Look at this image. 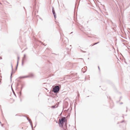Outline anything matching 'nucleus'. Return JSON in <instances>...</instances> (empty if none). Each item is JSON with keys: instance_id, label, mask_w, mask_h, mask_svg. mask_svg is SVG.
<instances>
[{"instance_id": "obj_1", "label": "nucleus", "mask_w": 130, "mask_h": 130, "mask_svg": "<svg viewBox=\"0 0 130 130\" xmlns=\"http://www.w3.org/2000/svg\"><path fill=\"white\" fill-rule=\"evenodd\" d=\"M67 120L66 119V118L64 117H62L61 119H59V124H60L61 125V127H62L64 123H67Z\"/></svg>"}, {"instance_id": "obj_2", "label": "nucleus", "mask_w": 130, "mask_h": 130, "mask_svg": "<svg viewBox=\"0 0 130 130\" xmlns=\"http://www.w3.org/2000/svg\"><path fill=\"white\" fill-rule=\"evenodd\" d=\"M60 90L59 87L58 86H55L53 88V91L55 93L58 92Z\"/></svg>"}, {"instance_id": "obj_3", "label": "nucleus", "mask_w": 130, "mask_h": 130, "mask_svg": "<svg viewBox=\"0 0 130 130\" xmlns=\"http://www.w3.org/2000/svg\"><path fill=\"white\" fill-rule=\"evenodd\" d=\"M62 41L64 44H67L68 42V40L67 38L64 37Z\"/></svg>"}, {"instance_id": "obj_4", "label": "nucleus", "mask_w": 130, "mask_h": 130, "mask_svg": "<svg viewBox=\"0 0 130 130\" xmlns=\"http://www.w3.org/2000/svg\"><path fill=\"white\" fill-rule=\"evenodd\" d=\"M52 9L53 13L54 15V17L55 18L56 17V14L55 13V10H54V8L53 7H52Z\"/></svg>"}, {"instance_id": "obj_5", "label": "nucleus", "mask_w": 130, "mask_h": 130, "mask_svg": "<svg viewBox=\"0 0 130 130\" xmlns=\"http://www.w3.org/2000/svg\"><path fill=\"white\" fill-rule=\"evenodd\" d=\"M26 117V118L27 120H28L29 123H30V125L31 126V127H32V129L33 127V125H32V122L31 121H30L27 117Z\"/></svg>"}, {"instance_id": "obj_6", "label": "nucleus", "mask_w": 130, "mask_h": 130, "mask_svg": "<svg viewBox=\"0 0 130 130\" xmlns=\"http://www.w3.org/2000/svg\"><path fill=\"white\" fill-rule=\"evenodd\" d=\"M29 77V76L28 75H26L23 76H21L19 77V78H26Z\"/></svg>"}, {"instance_id": "obj_7", "label": "nucleus", "mask_w": 130, "mask_h": 130, "mask_svg": "<svg viewBox=\"0 0 130 130\" xmlns=\"http://www.w3.org/2000/svg\"><path fill=\"white\" fill-rule=\"evenodd\" d=\"M25 58H26V55L25 54H24V57H23L22 60V65L23 63V60H25Z\"/></svg>"}, {"instance_id": "obj_8", "label": "nucleus", "mask_w": 130, "mask_h": 130, "mask_svg": "<svg viewBox=\"0 0 130 130\" xmlns=\"http://www.w3.org/2000/svg\"><path fill=\"white\" fill-rule=\"evenodd\" d=\"M29 77H32L34 76V75L32 74H30L29 75H28Z\"/></svg>"}, {"instance_id": "obj_9", "label": "nucleus", "mask_w": 130, "mask_h": 130, "mask_svg": "<svg viewBox=\"0 0 130 130\" xmlns=\"http://www.w3.org/2000/svg\"><path fill=\"white\" fill-rule=\"evenodd\" d=\"M15 72V71H13V70L12 71L11 73V76H10V79H11L12 78V73H14Z\"/></svg>"}, {"instance_id": "obj_10", "label": "nucleus", "mask_w": 130, "mask_h": 130, "mask_svg": "<svg viewBox=\"0 0 130 130\" xmlns=\"http://www.w3.org/2000/svg\"><path fill=\"white\" fill-rule=\"evenodd\" d=\"M99 42H98L95 43L93 45H91L90 46H93V45H96V44H97L98 43H99Z\"/></svg>"}, {"instance_id": "obj_11", "label": "nucleus", "mask_w": 130, "mask_h": 130, "mask_svg": "<svg viewBox=\"0 0 130 130\" xmlns=\"http://www.w3.org/2000/svg\"><path fill=\"white\" fill-rule=\"evenodd\" d=\"M11 68H12V71H13V68L12 65V64L11 62Z\"/></svg>"}, {"instance_id": "obj_12", "label": "nucleus", "mask_w": 130, "mask_h": 130, "mask_svg": "<svg viewBox=\"0 0 130 130\" xmlns=\"http://www.w3.org/2000/svg\"><path fill=\"white\" fill-rule=\"evenodd\" d=\"M18 63H19L18 60L17 61V67H18Z\"/></svg>"}, {"instance_id": "obj_13", "label": "nucleus", "mask_w": 130, "mask_h": 130, "mask_svg": "<svg viewBox=\"0 0 130 130\" xmlns=\"http://www.w3.org/2000/svg\"><path fill=\"white\" fill-rule=\"evenodd\" d=\"M36 0H35V6H34V8L35 7H36Z\"/></svg>"}, {"instance_id": "obj_14", "label": "nucleus", "mask_w": 130, "mask_h": 130, "mask_svg": "<svg viewBox=\"0 0 130 130\" xmlns=\"http://www.w3.org/2000/svg\"><path fill=\"white\" fill-rule=\"evenodd\" d=\"M20 58V57H19V56H18V61H19V59Z\"/></svg>"}, {"instance_id": "obj_15", "label": "nucleus", "mask_w": 130, "mask_h": 130, "mask_svg": "<svg viewBox=\"0 0 130 130\" xmlns=\"http://www.w3.org/2000/svg\"><path fill=\"white\" fill-rule=\"evenodd\" d=\"M52 107L53 108H54L55 107V106H52Z\"/></svg>"}, {"instance_id": "obj_16", "label": "nucleus", "mask_w": 130, "mask_h": 130, "mask_svg": "<svg viewBox=\"0 0 130 130\" xmlns=\"http://www.w3.org/2000/svg\"><path fill=\"white\" fill-rule=\"evenodd\" d=\"M13 94H14V95L15 96H16V95H15V93H14V92H13Z\"/></svg>"}, {"instance_id": "obj_17", "label": "nucleus", "mask_w": 130, "mask_h": 130, "mask_svg": "<svg viewBox=\"0 0 130 130\" xmlns=\"http://www.w3.org/2000/svg\"><path fill=\"white\" fill-rule=\"evenodd\" d=\"M124 120H123L121 121V123H122L123 122H124Z\"/></svg>"}, {"instance_id": "obj_18", "label": "nucleus", "mask_w": 130, "mask_h": 130, "mask_svg": "<svg viewBox=\"0 0 130 130\" xmlns=\"http://www.w3.org/2000/svg\"><path fill=\"white\" fill-rule=\"evenodd\" d=\"M122 41L123 42H124L125 41V40L123 39V40H122Z\"/></svg>"}, {"instance_id": "obj_19", "label": "nucleus", "mask_w": 130, "mask_h": 130, "mask_svg": "<svg viewBox=\"0 0 130 130\" xmlns=\"http://www.w3.org/2000/svg\"><path fill=\"white\" fill-rule=\"evenodd\" d=\"M0 59H2V57H0Z\"/></svg>"}, {"instance_id": "obj_20", "label": "nucleus", "mask_w": 130, "mask_h": 130, "mask_svg": "<svg viewBox=\"0 0 130 130\" xmlns=\"http://www.w3.org/2000/svg\"><path fill=\"white\" fill-rule=\"evenodd\" d=\"M23 88V87H21V90H22V89Z\"/></svg>"}, {"instance_id": "obj_21", "label": "nucleus", "mask_w": 130, "mask_h": 130, "mask_svg": "<svg viewBox=\"0 0 130 130\" xmlns=\"http://www.w3.org/2000/svg\"><path fill=\"white\" fill-rule=\"evenodd\" d=\"M66 102L67 104H68V103L67 102Z\"/></svg>"}, {"instance_id": "obj_22", "label": "nucleus", "mask_w": 130, "mask_h": 130, "mask_svg": "<svg viewBox=\"0 0 130 130\" xmlns=\"http://www.w3.org/2000/svg\"><path fill=\"white\" fill-rule=\"evenodd\" d=\"M98 68H99V70H100V68H99V66H98Z\"/></svg>"}, {"instance_id": "obj_23", "label": "nucleus", "mask_w": 130, "mask_h": 130, "mask_svg": "<svg viewBox=\"0 0 130 130\" xmlns=\"http://www.w3.org/2000/svg\"><path fill=\"white\" fill-rule=\"evenodd\" d=\"M17 67H18L17 66H16V69H17Z\"/></svg>"}, {"instance_id": "obj_24", "label": "nucleus", "mask_w": 130, "mask_h": 130, "mask_svg": "<svg viewBox=\"0 0 130 130\" xmlns=\"http://www.w3.org/2000/svg\"><path fill=\"white\" fill-rule=\"evenodd\" d=\"M2 127H3V124H2Z\"/></svg>"}, {"instance_id": "obj_25", "label": "nucleus", "mask_w": 130, "mask_h": 130, "mask_svg": "<svg viewBox=\"0 0 130 130\" xmlns=\"http://www.w3.org/2000/svg\"><path fill=\"white\" fill-rule=\"evenodd\" d=\"M68 116H69V114L67 116L68 117Z\"/></svg>"}, {"instance_id": "obj_26", "label": "nucleus", "mask_w": 130, "mask_h": 130, "mask_svg": "<svg viewBox=\"0 0 130 130\" xmlns=\"http://www.w3.org/2000/svg\"><path fill=\"white\" fill-rule=\"evenodd\" d=\"M0 123H1V122L0 121Z\"/></svg>"}, {"instance_id": "obj_27", "label": "nucleus", "mask_w": 130, "mask_h": 130, "mask_svg": "<svg viewBox=\"0 0 130 130\" xmlns=\"http://www.w3.org/2000/svg\"><path fill=\"white\" fill-rule=\"evenodd\" d=\"M40 19H41V20H42V19L41 18H40Z\"/></svg>"}, {"instance_id": "obj_28", "label": "nucleus", "mask_w": 130, "mask_h": 130, "mask_svg": "<svg viewBox=\"0 0 130 130\" xmlns=\"http://www.w3.org/2000/svg\"><path fill=\"white\" fill-rule=\"evenodd\" d=\"M36 125H35V127H36Z\"/></svg>"}, {"instance_id": "obj_29", "label": "nucleus", "mask_w": 130, "mask_h": 130, "mask_svg": "<svg viewBox=\"0 0 130 130\" xmlns=\"http://www.w3.org/2000/svg\"><path fill=\"white\" fill-rule=\"evenodd\" d=\"M83 69V70H84V68H83V69Z\"/></svg>"}, {"instance_id": "obj_30", "label": "nucleus", "mask_w": 130, "mask_h": 130, "mask_svg": "<svg viewBox=\"0 0 130 130\" xmlns=\"http://www.w3.org/2000/svg\"><path fill=\"white\" fill-rule=\"evenodd\" d=\"M1 83V82L0 81V83Z\"/></svg>"}, {"instance_id": "obj_31", "label": "nucleus", "mask_w": 130, "mask_h": 130, "mask_svg": "<svg viewBox=\"0 0 130 130\" xmlns=\"http://www.w3.org/2000/svg\"><path fill=\"white\" fill-rule=\"evenodd\" d=\"M64 130H66V129H64Z\"/></svg>"}]
</instances>
